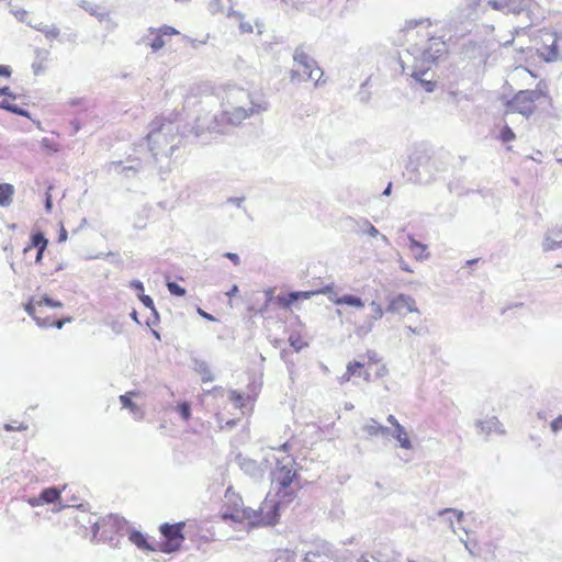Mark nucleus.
Listing matches in <instances>:
<instances>
[{
    "instance_id": "f257e3e1",
    "label": "nucleus",
    "mask_w": 562,
    "mask_h": 562,
    "mask_svg": "<svg viewBox=\"0 0 562 562\" xmlns=\"http://www.w3.org/2000/svg\"><path fill=\"white\" fill-rule=\"evenodd\" d=\"M294 460L286 464L278 461L276 470L271 472L272 487L276 491L277 499L265 498L258 509L251 507H243L235 510V519L238 521H247L250 527H272L279 522L280 509L282 505H289L296 497V491L292 484L299 480L296 471L292 470Z\"/></svg>"
},
{
    "instance_id": "f03ea898",
    "label": "nucleus",
    "mask_w": 562,
    "mask_h": 562,
    "mask_svg": "<svg viewBox=\"0 0 562 562\" xmlns=\"http://www.w3.org/2000/svg\"><path fill=\"white\" fill-rule=\"evenodd\" d=\"M183 134L179 131V125L162 117H156L149 124V132L146 136L147 147L155 162L161 158H169L176 148H178Z\"/></svg>"
},
{
    "instance_id": "7ed1b4c3",
    "label": "nucleus",
    "mask_w": 562,
    "mask_h": 562,
    "mask_svg": "<svg viewBox=\"0 0 562 562\" xmlns=\"http://www.w3.org/2000/svg\"><path fill=\"white\" fill-rule=\"evenodd\" d=\"M127 522L124 517L114 514L99 517L91 522V541H94L99 536V541L108 543L112 548H119L125 536Z\"/></svg>"
},
{
    "instance_id": "20e7f679",
    "label": "nucleus",
    "mask_w": 562,
    "mask_h": 562,
    "mask_svg": "<svg viewBox=\"0 0 562 562\" xmlns=\"http://www.w3.org/2000/svg\"><path fill=\"white\" fill-rule=\"evenodd\" d=\"M266 110L260 104L255 103L250 100V106H235L233 110H224L220 115H214L210 124L206 126L210 133L215 134H225L226 131L222 123L226 121L229 125L237 126L245 119L249 117L254 113H259L260 111Z\"/></svg>"
},
{
    "instance_id": "39448f33",
    "label": "nucleus",
    "mask_w": 562,
    "mask_h": 562,
    "mask_svg": "<svg viewBox=\"0 0 562 562\" xmlns=\"http://www.w3.org/2000/svg\"><path fill=\"white\" fill-rule=\"evenodd\" d=\"M186 522H164L159 526L162 540L158 543V550L166 554H172L180 550L186 537L183 533Z\"/></svg>"
},
{
    "instance_id": "423d86ee",
    "label": "nucleus",
    "mask_w": 562,
    "mask_h": 562,
    "mask_svg": "<svg viewBox=\"0 0 562 562\" xmlns=\"http://www.w3.org/2000/svg\"><path fill=\"white\" fill-rule=\"evenodd\" d=\"M542 97V92L538 89L519 90L515 95L505 101L507 112L519 113L529 119L536 110L535 102Z\"/></svg>"
},
{
    "instance_id": "0eeeda50",
    "label": "nucleus",
    "mask_w": 562,
    "mask_h": 562,
    "mask_svg": "<svg viewBox=\"0 0 562 562\" xmlns=\"http://www.w3.org/2000/svg\"><path fill=\"white\" fill-rule=\"evenodd\" d=\"M408 180L415 183L427 181L425 176H430V156L426 150H415L409 157L406 165Z\"/></svg>"
},
{
    "instance_id": "6e6552de",
    "label": "nucleus",
    "mask_w": 562,
    "mask_h": 562,
    "mask_svg": "<svg viewBox=\"0 0 562 562\" xmlns=\"http://www.w3.org/2000/svg\"><path fill=\"white\" fill-rule=\"evenodd\" d=\"M403 67V71L413 78L414 83H412V88L414 89H423L426 92H434L438 86V80L434 78V74L431 70L425 68L423 65H412L408 67Z\"/></svg>"
},
{
    "instance_id": "1a4fd4ad",
    "label": "nucleus",
    "mask_w": 562,
    "mask_h": 562,
    "mask_svg": "<svg viewBox=\"0 0 562 562\" xmlns=\"http://www.w3.org/2000/svg\"><path fill=\"white\" fill-rule=\"evenodd\" d=\"M333 291V284H327L318 290L311 291H290L286 293H280L276 297V304H278L282 308H291L297 302L303 300H308L316 294H328Z\"/></svg>"
},
{
    "instance_id": "9d476101",
    "label": "nucleus",
    "mask_w": 562,
    "mask_h": 562,
    "mask_svg": "<svg viewBox=\"0 0 562 562\" xmlns=\"http://www.w3.org/2000/svg\"><path fill=\"white\" fill-rule=\"evenodd\" d=\"M538 10L539 4L535 0H508V13L515 15L525 13L528 19L527 27L539 21Z\"/></svg>"
},
{
    "instance_id": "9b49d317",
    "label": "nucleus",
    "mask_w": 562,
    "mask_h": 562,
    "mask_svg": "<svg viewBox=\"0 0 562 562\" xmlns=\"http://www.w3.org/2000/svg\"><path fill=\"white\" fill-rule=\"evenodd\" d=\"M293 60L303 67L304 74L308 80H316L323 76V70L318 67L316 60L306 54L303 49V45H299L293 54Z\"/></svg>"
},
{
    "instance_id": "f8f14e48",
    "label": "nucleus",
    "mask_w": 562,
    "mask_h": 562,
    "mask_svg": "<svg viewBox=\"0 0 562 562\" xmlns=\"http://www.w3.org/2000/svg\"><path fill=\"white\" fill-rule=\"evenodd\" d=\"M303 554V562H336L331 546L325 541L311 544Z\"/></svg>"
},
{
    "instance_id": "ddd939ff",
    "label": "nucleus",
    "mask_w": 562,
    "mask_h": 562,
    "mask_svg": "<svg viewBox=\"0 0 562 562\" xmlns=\"http://www.w3.org/2000/svg\"><path fill=\"white\" fill-rule=\"evenodd\" d=\"M386 312L404 315L407 313H419V310L414 297L404 293H397L389 299Z\"/></svg>"
},
{
    "instance_id": "4468645a",
    "label": "nucleus",
    "mask_w": 562,
    "mask_h": 562,
    "mask_svg": "<svg viewBox=\"0 0 562 562\" xmlns=\"http://www.w3.org/2000/svg\"><path fill=\"white\" fill-rule=\"evenodd\" d=\"M125 535L128 537V541L135 544L138 549L143 551H157L156 546L149 540V537L146 533H143L140 530L131 527L127 524V528L125 530Z\"/></svg>"
},
{
    "instance_id": "2eb2a0df",
    "label": "nucleus",
    "mask_w": 562,
    "mask_h": 562,
    "mask_svg": "<svg viewBox=\"0 0 562 562\" xmlns=\"http://www.w3.org/2000/svg\"><path fill=\"white\" fill-rule=\"evenodd\" d=\"M235 461L245 474L249 475L254 480L262 479L263 471L256 460L250 459L239 452L236 454Z\"/></svg>"
},
{
    "instance_id": "dca6fc26",
    "label": "nucleus",
    "mask_w": 562,
    "mask_h": 562,
    "mask_svg": "<svg viewBox=\"0 0 562 562\" xmlns=\"http://www.w3.org/2000/svg\"><path fill=\"white\" fill-rule=\"evenodd\" d=\"M538 55L546 63H553L559 58L558 40L553 34L548 35V40L543 41L542 47L538 48Z\"/></svg>"
},
{
    "instance_id": "f3484780",
    "label": "nucleus",
    "mask_w": 562,
    "mask_h": 562,
    "mask_svg": "<svg viewBox=\"0 0 562 562\" xmlns=\"http://www.w3.org/2000/svg\"><path fill=\"white\" fill-rule=\"evenodd\" d=\"M48 244L49 240L42 231H34L31 233L30 243L24 247L23 252L26 254L32 248H35L36 250H46Z\"/></svg>"
},
{
    "instance_id": "a211bd4d",
    "label": "nucleus",
    "mask_w": 562,
    "mask_h": 562,
    "mask_svg": "<svg viewBox=\"0 0 562 562\" xmlns=\"http://www.w3.org/2000/svg\"><path fill=\"white\" fill-rule=\"evenodd\" d=\"M408 248L413 255V257L417 261H424L427 259L430 254L428 251V246L416 240L413 236H408Z\"/></svg>"
},
{
    "instance_id": "6ab92c4d",
    "label": "nucleus",
    "mask_w": 562,
    "mask_h": 562,
    "mask_svg": "<svg viewBox=\"0 0 562 562\" xmlns=\"http://www.w3.org/2000/svg\"><path fill=\"white\" fill-rule=\"evenodd\" d=\"M191 361L193 370L201 375V379L204 383L214 381V375L206 361L195 357L191 358Z\"/></svg>"
},
{
    "instance_id": "aec40b11",
    "label": "nucleus",
    "mask_w": 562,
    "mask_h": 562,
    "mask_svg": "<svg viewBox=\"0 0 562 562\" xmlns=\"http://www.w3.org/2000/svg\"><path fill=\"white\" fill-rule=\"evenodd\" d=\"M38 495L43 505L56 504L61 499V491L57 486L45 487Z\"/></svg>"
},
{
    "instance_id": "412c9836",
    "label": "nucleus",
    "mask_w": 562,
    "mask_h": 562,
    "mask_svg": "<svg viewBox=\"0 0 562 562\" xmlns=\"http://www.w3.org/2000/svg\"><path fill=\"white\" fill-rule=\"evenodd\" d=\"M329 299L336 305H348V306H352V307H357V308L364 307V301L360 296L355 295V294H344L340 296H336L335 299L329 296Z\"/></svg>"
},
{
    "instance_id": "4be33fe9",
    "label": "nucleus",
    "mask_w": 562,
    "mask_h": 562,
    "mask_svg": "<svg viewBox=\"0 0 562 562\" xmlns=\"http://www.w3.org/2000/svg\"><path fill=\"white\" fill-rule=\"evenodd\" d=\"M476 427L480 429L481 432H484L486 435L491 434L492 431L504 434V429H502V424L495 416L486 420H477Z\"/></svg>"
},
{
    "instance_id": "5701e85b",
    "label": "nucleus",
    "mask_w": 562,
    "mask_h": 562,
    "mask_svg": "<svg viewBox=\"0 0 562 562\" xmlns=\"http://www.w3.org/2000/svg\"><path fill=\"white\" fill-rule=\"evenodd\" d=\"M394 439L398 441V445L403 449H412V440L403 425L396 426L393 430L391 429V435Z\"/></svg>"
},
{
    "instance_id": "b1692460",
    "label": "nucleus",
    "mask_w": 562,
    "mask_h": 562,
    "mask_svg": "<svg viewBox=\"0 0 562 562\" xmlns=\"http://www.w3.org/2000/svg\"><path fill=\"white\" fill-rule=\"evenodd\" d=\"M363 431L367 432L370 437H389L391 435V428L379 424L374 419H372L371 424L363 426Z\"/></svg>"
},
{
    "instance_id": "393cba45",
    "label": "nucleus",
    "mask_w": 562,
    "mask_h": 562,
    "mask_svg": "<svg viewBox=\"0 0 562 562\" xmlns=\"http://www.w3.org/2000/svg\"><path fill=\"white\" fill-rule=\"evenodd\" d=\"M135 392H126L125 394L120 395V402L123 408L128 409L135 416L139 414V417L143 416L140 407L133 401V396Z\"/></svg>"
},
{
    "instance_id": "a878e982",
    "label": "nucleus",
    "mask_w": 562,
    "mask_h": 562,
    "mask_svg": "<svg viewBox=\"0 0 562 562\" xmlns=\"http://www.w3.org/2000/svg\"><path fill=\"white\" fill-rule=\"evenodd\" d=\"M438 63L432 55V46L424 48L420 57L415 58L413 65H423L425 68L431 70L432 66H436Z\"/></svg>"
},
{
    "instance_id": "bb28decb",
    "label": "nucleus",
    "mask_w": 562,
    "mask_h": 562,
    "mask_svg": "<svg viewBox=\"0 0 562 562\" xmlns=\"http://www.w3.org/2000/svg\"><path fill=\"white\" fill-rule=\"evenodd\" d=\"M14 187L11 183H0V206H9L13 201Z\"/></svg>"
},
{
    "instance_id": "cd10ccee",
    "label": "nucleus",
    "mask_w": 562,
    "mask_h": 562,
    "mask_svg": "<svg viewBox=\"0 0 562 562\" xmlns=\"http://www.w3.org/2000/svg\"><path fill=\"white\" fill-rule=\"evenodd\" d=\"M27 25L35 29L36 31L43 33L47 40H56L60 36V31L55 25H46L43 23H38L37 25H32L31 22H26Z\"/></svg>"
},
{
    "instance_id": "c85d7f7f",
    "label": "nucleus",
    "mask_w": 562,
    "mask_h": 562,
    "mask_svg": "<svg viewBox=\"0 0 562 562\" xmlns=\"http://www.w3.org/2000/svg\"><path fill=\"white\" fill-rule=\"evenodd\" d=\"M79 7L82 8L85 11L89 12L91 15L95 16L100 22L109 19V13L100 12V7L90 1L82 0Z\"/></svg>"
},
{
    "instance_id": "c756f323",
    "label": "nucleus",
    "mask_w": 562,
    "mask_h": 562,
    "mask_svg": "<svg viewBox=\"0 0 562 562\" xmlns=\"http://www.w3.org/2000/svg\"><path fill=\"white\" fill-rule=\"evenodd\" d=\"M370 558L372 562H400L398 554L394 551H390V553L375 551Z\"/></svg>"
},
{
    "instance_id": "7c9ffc66",
    "label": "nucleus",
    "mask_w": 562,
    "mask_h": 562,
    "mask_svg": "<svg viewBox=\"0 0 562 562\" xmlns=\"http://www.w3.org/2000/svg\"><path fill=\"white\" fill-rule=\"evenodd\" d=\"M176 412L182 420L188 422L192 416L191 404L187 401L180 402L176 406Z\"/></svg>"
},
{
    "instance_id": "2f4dec72",
    "label": "nucleus",
    "mask_w": 562,
    "mask_h": 562,
    "mask_svg": "<svg viewBox=\"0 0 562 562\" xmlns=\"http://www.w3.org/2000/svg\"><path fill=\"white\" fill-rule=\"evenodd\" d=\"M38 306H46L50 308H61L64 306L63 302L59 300H55L48 294H44L41 296V299L37 301Z\"/></svg>"
},
{
    "instance_id": "473e14b6",
    "label": "nucleus",
    "mask_w": 562,
    "mask_h": 562,
    "mask_svg": "<svg viewBox=\"0 0 562 562\" xmlns=\"http://www.w3.org/2000/svg\"><path fill=\"white\" fill-rule=\"evenodd\" d=\"M497 138L506 144L516 138V134L513 128L508 124H504V126L499 130Z\"/></svg>"
},
{
    "instance_id": "72a5a7b5",
    "label": "nucleus",
    "mask_w": 562,
    "mask_h": 562,
    "mask_svg": "<svg viewBox=\"0 0 562 562\" xmlns=\"http://www.w3.org/2000/svg\"><path fill=\"white\" fill-rule=\"evenodd\" d=\"M149 32L151 34L155 33V37L150 41L149 46H150L153 52H158L159 49H161L166 45L164 36L160 33H158L153 27L149 29Z\"/></svg>"
},
{
    "instance_id": "f704fd0d",
    "label": "nucleus",
    "mask_w": 562,
    "mask_h": 562,
    "mask_svg": "<svg viewBox=\"0 0 562 562\" xmlns=\"http://www.w3.org/2000/svg\"><path fill=\"white\" fill-rule=\"evenodd\" d=\"M166 286L172 296L181 297L187 294V290L176 281L167 280Z\"/></svg>"
},
{
    "instance_id": "c9c22d12",
    "label": "nucleus",
    "mask_w": 562,
    "mask_h": 562,
    "mask_svg": "<svg viewBox=\"0 0 562 562\" xmlns=\"http://www.w3.org/2000/svg\"><path fill=\"white\" fill-rule=\"evenodd\" d=\"M111 169L116 171L117 173L130 176V172L135 173L136 168L134 166H124L122 161H113L111 162Z\"/></svg>"
},
{
    "instance_id": "e433bc0d",
    "label": "nucleus",
    "mask_w": 562,
    "mask_h": 562,
    "mask_svg": "<svg viewBox=\"0 0 562 562\" xmlns=\"http://www.w3.org/2000/svg\"><path fill=\"white\" fill-rule=\"evenodd\" d=\"M542 246H543L544 251L555 250L558 248H562V239L561 240L553 239L547 234Z\"/></svg>"
},
{
    "instance_id": "4c0bfd02",
    "label": "nucleus",
    "mask_w": 562,
    "mask_h": 562,
    "mask_svg": "<svg viewBox=\"0 0 562 562\" xmlns=\"http://www.w3.org/2000/svg\"><path fill=\"white\" fill-rule=\"evenodd\" d=\"M430 46H432V55L438 63L439 59L447 54L446 43L445 42H435Z\"/></svg>"
},
{
    "instance_id": "58836bf2",
    "label": "nucleus",
    "mask_w": 562,
    "mask_h": 562,
    "mask_svg": "<svg viewBox=\"0 0 562 562\" xmlns=\"http://www.w3.org/2000/svg\"><path fill=\"white\" fill-rule=\"evenodd\" d=\"M229 401L238 408H241L245 404V396H244V393L237 391V390H232L229 392Z\"/></svg>"
},
{
    "instance_id": "ea45409f",
    "label": "nucleus",
    "mask_w": 562,
    "mask_h": 562,
    "mask_svg": "<svg viewBox=\"0 0 562 562\" xmlns=\"http://www.w3.org/2000/svg\"><path fill=\"white\" fill-rule=\"evenodd\" d=\"M363 368V363L357 360H353L348 363L347 366V372L348 379L352 375L361 374V370Z\"/></svg>"
},
{
    "instance_id": "a19ab883",
    "label": "nucleus",
    "mask_w": 562,
    "mask_h": 562,
    "mask_svg": "<svg viewBox=\"0 0 562 562\" xmlns=\"http://www.w3.org/2000/svg\"><path fill=\"white\" fill-rule=\"evenodd\" d=\"M37 301H35L34 297H30L26 303L23 304L24 311L30 315L33 319L37 317V311H36Z\"/></svg>"
},
{
    "instance_id": "79ce46f5",
    "label": "nucleus",
    "mask_w": 562,
    "mask_h": 562,
    "mask_svg": "<svg viewBox=\"0 0 562 562\" xmlns=\"http://www.w3.org/2000/svg\"><path fill=\"white\" fill-rule=\"evenodd\" d=\"M364 225H366V233L371 236V237H378V236H381V239L384 241V243H389V239L385 235H381L379 229L372 225L369 221H364Z\"/></svg>"
},
{
    "instance_id": "37998d69",
    "label": "nucleus",
    "mask_w": 562,
    "mask_h": 562,
    "mask_svg": "<svg viewBox=\"0 0 562 562\" xmlns=\"http://www.w3.org/2000/svg\"><path fill=\"white\" fill-rule=\"evenodd\" d=\"M487 4L494 10L508 13V0H488Z\"/></svg>"
},
{
    "instance_id": "c03bdc74",
    "label": "nucleus",
    "mask_w": 562,
    "mask_h": 562,
    "mask_svg": "<svg viewBox=\"0 0 562 562\" xmlns=\"http://www.w3.org/2000/svg\"><path fill=\"white\" fill-rule=\"evenodd\" d=\"M289 344L295 352H300L306 344L301 339L300 336H290Z\"/></svg>"
},
{
    "instance_id": "a18cd8bd",
    "label": "nucleus",
    "mask_w": 562,
    "mask_h": 562,
    "mask_svg": "<svg viewBox=\"0 0 562 562\" xmlns=\"http://www.w3.org/2000/svg\"><path fill=\"white\" fill-rule=\"evenodd\" d=\"M449 513L453 514L459 522L462 521L464 518V513L457 508H443L438 512V515L443 516Z\"/></svg>"
},
{
    "instance_id": "49530a36",
    "label": "nucleus",
    "mask_w": 562,
    "mask_h": 562,
    "mask_svg": "<svg viewBox=\"0 0 562 562\" xmlns=\"http://www.w3.org/2000/svg\"><path fill=\"white\" fill-rule=\"evenodd\" d=\"M137 297L146 308L151 310L156 307L153 297L148 294H145V292L138 293Z\"/></svg>"
},
{
    "instance_id": "de8ad7c7",
    "label": "nucleus",
    "mask_w": 562,
    "mask_h": 562,
    "mask_svg": "<svg viewBox=\"0 0 562 562\" xmlns=\"http://www.w3.org/2000/svg\"><path fill=\"white\" fill-rule=\"evenodd\" d=\"M9 113H12V114H15L19 116H23V117H27V119L31 117V113L29 110L15 104V103H12L11 110Z\"/></svg>"
},
{
    "instance_id": "09e8293b",
    "label": "nucleus",
    "mask_w": 562,
    "mask_h": 562,
    "mask_svg": "<svg viewBox=\"0 0 562 562\" xmlns=\"http://www.w3.org/2000/svg\"><path fill=\"white\" fill-rule=\"evenodd\" d=\"M160 323V315L156 307L150 310V318L147 319L146 324L148 327L157 326Z\"/></svg>"
},
{
    "instance_id": "8fccbe9b",
    "label": "nucleus",
    "mask_w": 562,
    "mask_h": 562,
    "mask_svg": "<svg viewBox=\"0 0 562 562\" xmlns=\"http://www.w3.org/2000/svg\"><path fill=\"white\" fill-rule=\"evenodd\" d=\"M370 307H371V308H372V311H373L372 318H373L374 321H378V319L382 318V316H383L384 312H383L382 306H381L379 303H376L375 301H372V302L370 303Z\"/></svg>"
},
{
    "instance_id": "3c124183",
    "label": "nucleus",
    "mask_w": 562,
    "mask_h": 562,
    "mask_svg": "<svg viewBox=\"0 0 562 562\" xmlns=\"http://www.w3.org/2000/svg\"><path fill=\"white\" fill-rule=\"evenodd\" d=\"M406 330L411 334H415V335H418V336H425L429 333L428 330V327L427 326H417V327H413L411 325L406 326L405 327Z\"/></svg>"
},
{
    "instance_id": "603ef678",
    "label": "nucleus",
    "mask_w": 562,
    "mask_h": 562,
    "mask_svg": "<svg viewBox=\"0 0 562 562\" xmlns=\"http://www.w3.org/2000/svg\"><path fill=\"white\" fill-rule=\"evenodd\" d=\"M229 98H236V99H249L250 98V94L244 90V89H239V88H234L229 91Z\"/></svg>"
},
{
    "instance_id": "864d4df0",
    "label": "nucleus",
    "mask_w": 562,
    "mask_h": 562,
    "mask_svg": "<svg viewBox=\"0 0 562 562\" xmlns=\"http://www.w3.org/2000/svg\"><path fill=\"white\" fill-rule=\"evenodd\" d=\"M108 325L110 326L112 331L115 333L116 335L122 334L124 330V324L122 322H120L119 319H112L111 322L108 323Z\"/></svg>"
},
{
    "instance_id": "5fc2aeb1",
    "label": "nucleus",
    "mask_w": 562,
    "mask_h": 562,
    "mask_svg": "<svg viewBox=\"0 0 562 562\" xmlns=\"http://www.w3.org/2000/svg\"><path fill=\"white\" fill-rule=\"evenodd\" d=\"M265 295H266V301H265L263 307L261 308V312H263V310L267 308L270 303H272V302L276 303V297H277V296H274V290L271 288H269L265 291Z\"/></svg>"
},
{
    "instance_id": "6e6d98bb",
    "label": "nucleus",
    "mask_w": 562,
    "mask_h": 562,
    "mask_svg": "<svg viewBox=\"0 0 562 562\" xmlns=\"http://www.w3.org/2000/svg\"><path fill=\"white\" fill-rule=\"evenodd\" d=\"M77 33L74 32V31H67V32H64L61 37H60V42H68V43H72L75 44L77 42Z\"/></svg>"
},
{
    "instance_id": "4d7b16f0",
    "label": "nucleus",
    "mask_w": 562,
    "mask_h": 562,
    "mask_svg": "<svg viewBox=\"0 0 562 562\" xmlns=\"http://www.w3.org/2000/svg\"><path fill=\"white\" fill-rule=\"evenodd\" d=\"M158 33H160L164 37L178 34L179 32L169 25H162L161 27L156 30Z\"/></svg>"
},
{
    "instance_id": "13d9d810",
    "label": "nucleus",
    "mask_w": 562,
    "mask_h": 562,
    "mask_svg": "<svg viewBox=\"0 0 562 562\" xmlns=\"http://www.w3.org/2000/svg\"><path fill=\"white\" fill-rule=\"evenodd\" d=\"M34 321L38 327L44 328V329L49 328L50 323L53 322V321H50L49 316H45V317L37 316V317H35Z\"/></svg>"
},
{
    "instance_id": "bf43d9fd",
    "label": "nucleus",
    "mask_w": 562,
    "mask_h": 562,
    "mask_svg": "<svg viewBox=\"0 0 562 562\" xmlns=\"http://www.w3.org/2000/svg\"><path fill=\"white\" fill-rule=\"evenodd\" d=\"M0 95L8 97L13 101H15L19 98V95L15 92H13L9 86L0 87Z\"/></svg>"
},
{
    "instance_id": "052dcab7",
    "label": "nucleus",
    "mask_w": 562,
    "mask_h": 562,
    "mask_svg": "<svg viewBox=\"0 0 562 562\" xmlns=\"http://www.w3.org/2000/svg\"><path fill=\"white\" fill-rule=\"evenodd\" d=\"M461 541L464 543L465 549L469 551V553L471 555L476 554L475 550H476V548H479V544L476 541H470V540H463V539H461Z\"/></svg>"
},
{
    "instance_id": "680f3d73",
    "label": "nucleus",
    "mask_w": 562,
    "mask_h": 562,
    "mask_svg": "<svg viewBox=\"0 0 562 562\" xmlns=\"http://www.w3.org/2000/svg\"><path fill=\"white\" fill-rule=\"evenodd\" d=\"M130 288L134 291L138 293H144L145 289H144V283L138 280V279H134L130 282Z\"/></svg>"
},
{
    "instance_id": "e2e57ef3",
    "label": "nucleus",
    "mask_w": 562,
    "mask_h": 562,
    "mask_svg": "<svg viewBox=\"0 0 562 562\" xmlns=\"http://www.w3.org/2000/svg\"><path fill=\"white\" fill-rule=\"evenodd\" d=\"M550 428L553 432H558L562 429V415H559L551 422Z\"/></svg>"
},
{
    "instance_id": "0e129e2a",
    "label": "nucleus",
    "mask_w": 562,
    "mask_h": 562,
    "mask_svg": "<svg viewBox=\"0 0 562 562\" xmlns=\"http://www.w3.org/2000/svg\"><path fill=\"white\" fill-rule=\"evenodd\" d=\"M44 207L47 213H50L53 210V198H52V194L49 193V189L45 193Z\"/></svg>"
},
{
    "instance_id": "69168bd1",
    "label": "nucleus",
    "mask_w": 562,
    "mask_h": 562,
    "mask_svg": "<svg viewBox=\"0 0 562 562\" xmlns=\"http://www.w3.org/2000/svg\"><path fill=\"white\" fill-rule=\"evenodd\" d=\"M222 2L221 0H212L209 3V10L212 14L217 13L221 10Z\"/></svg>"
},
{
    "instance_id": "338daca9",
    "label": "nucleus",
    "mask_w": 562,
    "mask_h": 562,
    "mask_svg": "<svg viewBox=\"0 0 562 562\" xmlns=\"http://www.w3.org/2000/svg\"><path fill=\"white\" fill-rule=\"evenodd\" d=\"M245 201V198L244 196H231L226 200V204H234L236 205L237 207H241L243 203Z\"/></svg>"
},
{
    "instance_id": "774afa93",
    "label": "nucleus",
    "mask_w": 562,
    "mask_h": 562,
    "mask_svg": "<svg viewBox=\"0 0 562 562\" xmlns=\"http://www.w3.org/2000/svg\"><path fill=\"white\" fill-rule=\"evenodd\" d=\"M68 238V232L64 227V225H60V229L58 232L57 243H65Z\"/></svg>"
}]
</instances>
